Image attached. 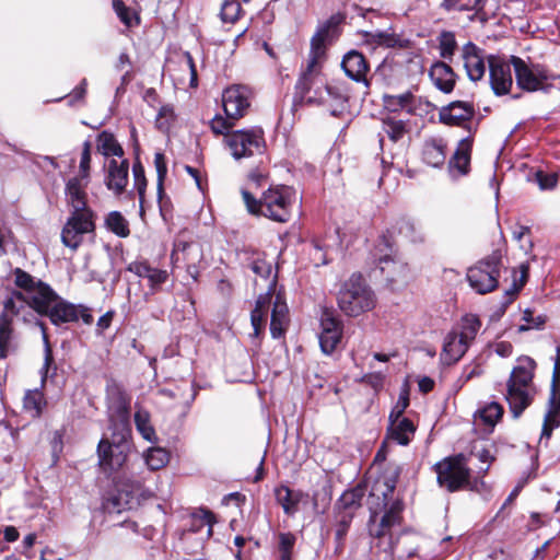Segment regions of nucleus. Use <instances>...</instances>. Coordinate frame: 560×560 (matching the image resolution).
<instances>
[{
	"instance_id": "obj_18",
	"label": "nucleus",
	"mask_w": 560,
	"mask_h": 560,
	"mask_svg": "<svg viewBox=\"0 0 560 560\" xmlns=\"http://www.w3.org/2000/svg\"><path fill=\"white\" fill-rule=\"evenodd\" d=\"M252 92L244 85H233L223 91L224 113L231 118H243L250 106Z\"/></svg>"
},
{
	"instance_id": "obj_54",
	"label": "nucleus",
	"mask_w": 560,
	"mask_h": 560,
	"mask_svg": "<svg viewBox=\"0 0 560 560\" xmlns=\"http://www.w3.org/2000/svg\"><path fill=\"white\" fill-rule=\"evenodd\" d=\"M194 530H199L201 526L207 525L208 534L212 533V525L215 522L214 515L209 510L200 509L192 514Z\"/></svg>"
},
{
	"instance_id": "obj_17",
	"label": "nucleus",
	"mask_w": 560,
	"mask_h": 560,
	"mask_svg": "<svg viewBox=\"0 0 560 560\" xmlns=\"http://www.w3.org/2000/svg\"><path fill=\"white\" fill-rule=\"evenodd\" d=\"M45 316L49 317L54 325L74 323L80 318L84 324L88 325L92 324L93 322V316L88 307L69 303L61 299L59 295L49 307Z\"/></svg>"
},
{
	"instance_id": "obj_59",
	"label": "nucleus",
	"mask_w": 560,
	"mask_h": 560,
	"mask_svg": "<svg viewBox=\"0 0 560 560\" xmlns=\"http://www.w3.org/2000/svg\"><path fill=\"white\" fill-rule=\"evenodd\" d=\"M537 184L540 189H553L558 183V175L556 173H545L542 171H538L535 174Z\"/></svg>"
},
{
	"instance_id": "obj_64",
	"label": "nucleus",
	"mask_w": 560,
	"mask_h": 560,
	"mask_svg": "<svg viewBox=\"0 0 560 560\" xmlns=\"http://www.w3.org/2000/svg\"><path fill=\"white\" fill-rule=\"evenodd\" d=\"M549 397H560V363L555 362Z\"/></svg>"
},
{
	"instance_id": "obj_14",
	"label": "nucleus",
	"mask_w": 560,
	"mask_h": 560,
	"mask_svg": "<svg viewBox=\"0 0 560 560\" xmlns=\"http://www.w3.org/2000/svg\"><path fill=\"white\" fill-rule=\"evenodd\" d=\"M95 231V213L93 210L70 211V215L61 231V242L75 250L83 242L85 234Z\"/></svg>"
},
{
	"instance_id": "obj_12",
	"label": "nucleus",
	"mask_w": 560,
	"mask_h": 560,
	"mask_svg": "<svg viewBox=\"0 0 560 560\" xmlns=\"http://www.w3.org/2000/svg\"><path fill=\"white\" fill-rule=\"evenodd\" d=\"M516 84L526 92H536L544 89L550 79H560V75H551L545 66L527 62L517 56H511Z\"/></svg>"
},
{
	"instance_id": "obj_49",
	"label": "nucleus",
	"mask_w": 560,
	"mask_h": 560,
	"mask_svg": "<svg viewBox=\"0 0 560 560\" xmlns=\"http://www.w3.org/2000/svg\"><path fill=\"white\" fill-rule=\"evenodd\" d=\"M364 495V491L362 488L357 487L352 490L346 491L340 497V504L343 509H357L361 505V500Z\"/></svg>"
},
{
	"instance_id": "obj_62",
	"label": "nucleus",
	"mask_w": 560,
	"mask_h": 560,
	"mask_svg": "<svg viewBox=\"0 0 560 560\" xmlns=\"http://www.w3.org/2000/svg\"><path fill=\"white\" fill-rule=\"evenodd\" d=\"M249 268L255 275L264 279L268 278L272 270L271 264L260 258L254 259L249 264Z\"/></svg>"
},
{
	"instance_id": "obj_42",
	"label": "nucleus",
	"mask_w": 560,
	"mask_h": 560,
	"mask_svg": "<svg viewBox=\"0 0 560 560\" xmlns=\"http://www.w3.org/2000/svg\"><path fill=\"white\" fill-rule=\"evenodd\" d=\"M439 51L443 59L452 60L457 48L455 34L450 31H443L439 37Z\"/></svg>"
},
{
	"instance_id": "obj_5",
	"label": "nucleus",
	"mask_w": 560,
	"mask_h": 560,
	"mask_svg": "<svg viewBox=\"0 0 560 560\" xmlns=\"http://www.w3.org/2000/svg\"><path fill=\"white\" fill-rule=\"evenodd\" d=\"M339 18L332 16L327 22V24L320 27L311 39V50L307 63L305 69L302 70L295 85V89L302 96H305L310 93L313 84L316 82L320 74L323 62L326 59L325 42L328 37L330 27L339 23Z\"/></svg>"
},
{
	"instance_id": "obj_29",
	"label": "nucleus",
	"mask_w": 560,
	"mask_h": 560,
	"mask_svg": "<svg viewBox=\"0 0 560 560\" xmlns=\"http://www.w3.org/2000/svg\"><path fill=\"white\" fill-rule=\"evenodd\" d=\"M199 257L200 248L196 244L185 242H176L171 254L174 267H186L188 271L195 268Z\"/></svg>"
},
{
	"instance_id": "obj_21",
	"label": "nucleus",
	"mask_w": 560,
	"mask_h": 560,
	"mask_svg": "<svg viewBox=\"0 0 560 560\" xmlns=\"http://www.w3.org/2000/svg\"><path fill=\"white\" fill-rule=\"evenodd\" d=\"M475 116L472 103L455 101L443 106L439 112L440 122L446 126L465 127Z\"/></svg>"
},
{
	"instance_id": "obj_40",
	"label": "nucleus",
	"mask_w": 560,
	"mask_h": 560,
	"mask_svg": "<svg viewBox=\"0 0 560 560\" xmlns=\"http://www.w3.org/2000/svg\"><path fill=\"white\" fill-rule=\"evenodd\" d=\"M382 125L383 131L393 142L401 140L408 132L407 122L401 119L387 117L382 120Z\"/></svg>"
},
{
	"instance_id": "obj_55",
	"label": "nucleus",
	"mask_w": 560,
	"mask_h": 560,
	"mask_svg": "<svg viewBox=\"0 0 560 560\" xmlns=\"http://www.w3.org/2000/svg\"><path fill=\"white\" fill-rule=\"evenodd\" d=\"M503 415V408L498 402H491L487 405L481 411L480 417L481 419L490 425H493L498 422V420L501 419Z\"/></svg>"
},
{
	"instance_id": "obj_36",
	"label": "nucleus",
	"mask_w": 560,
	"mask_h": 560,
	"mask_svg": "<svg viewBox=\"0 0 560 560\" xmlns=\"http://www.w3.org/2000/svg\"><path fill=\"white\" fill-rule=\"evenodd\" d=\"M105 226L118 237L125 238L130 235L129 222L119 211H112L106 215Z\"/></svg>"
},
{
	"instance_id": "obj_48",
	"label": "nucleus",
	"mask_w": 560,
	"mask_h": 560,
	"mask_svg": "<svg viewBox=\"0 0 560 560\" xmlns=\"http://www.w3.org/2000/svg\"><path fill=\"white\" fill-rule=\"evenodd\" d=\"M135 422L138 431L141 435L148 440L152 441L155 435V431L153 427L150 424L149 413L145 411H137L135 415Z\"/></svg>"
},
{
	"instance_id": "obj_8",
	"label": "nucleus",
	"mask_w": 560,
	"mask_h": 560,
	"mask_svg": "<svg viewBox=\"0 0 560 560\" xmlns=\"http://www.w3.org/2000/svg\"><path fill=\"white\" fill-rule=\"evenodd\" d=\"M12 273L15 285L24 292L30 307L36 313L45 315L57 300L58 294L49 284L34 278L21 268H15Z\"/></svg>"
},
{
	"instance_id": "obj_7",
	"label": "nucleus",
	"mask_w": 560,
	"mask_h": 560,
	"mask_svg": "<svg viewBox=\"0 0 560 560\" xmlns=\"http://www.w3.org/2000/svg\"><path fill=\"white\" fill-rule=\"evenodd\" d=\"M112 431L110 436H104L97 445L98 466L104 472H113L124 466L130 451V432L125 429Z\"/></svg>"
},
{
	"instance_id": "obj_38",
	"label": "nucleus",
	"mask_w": 560,
	"mask_h": 560,
	"mask_svg": "<svg viewBox=\"0 0 560 560\" xmlns=\"http://www.w3.org/2000/svg\"><path fill=\"white\" fill-rule=\"evenodd\" d=\"M14 349V328L12 323L0 318V360L7 359Z\"/></svg>"
},
{
	"instance_id": "obj_41",
	"label": "nucleus",
	"mask_w": 560,
	"mask_h": 560,
	"mask_svg": "<svg viewBox=\"0 0 560 560\" xmlns=\"http://www.w3.org/2000/svg\"><path fill=\"white\" fill-rule=\"evenodd\" d=\"M480 320L474 315H466L462 319L459 331H457L460 339L470 345L476 338V335L480 328Z\"/></svg>"
},
{
	"instance_id": "obj_33",
	"label": "nucleus",
	"mask_w": 560,
	"mask_h": 560,
	"mask_svg": "<svg viewBox=\"0 0 560 560\" xmlns=\"http://www.w3.org/2000/svg\"><path fill=\"white\" fill-rule=\"evenodd\" d=\"M378 265L381 273L390 284H395L404 280L407 276V265L397 260L395 257L388 255L384 256L380 258Z\"/></svg>"
},
{
	"instance_id": "obj_4",
	"label": "nucleus",
	"mask_w": 560,
	"mask_h": 560,
	"mask_svg": "<svg viewBox=\"0 0 560 560\" xmlns=\"http://www.w3.org/2000/svg\"><path fill=\"white\" fill-rule=\"evenodd\" d=\"M272 303L270 332L273 338H280L284 335L288 324V306L280 294L275 296L267 292L258 296L255 308L252 311L250 320L254 328V336L258 337L265 327L267 314Z\"/></svg>"
},
{
	"instance_id": "obj_63",
	"label": "nucleus",
	"mask_w": 560,
	"mask_h": 560,
	"mask_svg": "<svg viewBox=\"0 0 560 560\" xmlns=\"http://www.w3.org/2000/svg\"><path fill=\"white\" fill-rule=\"evenodd\" d=\"M167 278L168 273L166 270L156 269L153 267L152 272H149V276L147 277L149 284L153 290L158 289L161 284L166 282Z\"/></svg>"
},
{
	"instance_id": "obj_13",
	"label": "nucleus",
	"mask_w": 560,
	"mask_h": 560,
	"mask_svg": "<svg viewBox=\"0 0 560 560\" xmlns=\"http://www.w3.org/2000/svg\"><path fill=\"white\" fill-rule=\"evenodd\" d=\"M224 142L235 160L261 153L265 147L264 131L260 128L241 129L226 135Z\"/></svg>"
},
{
	"instance_id": "obj_6",
	"label": "nucleus",
	"mask_w": 560,
	"mask_h": 560,
	"mask_svg": "<svg viewBox=\"0 0 560 560\" xmlns=\"http://www.w3.org/2000/svg\"><path fill=\"white\" fill-rule=\"evenodd\" d=\"M337 302L347 316H359L375 306V295L361 275H352L341 287Z\"/></svg>"
},
{
	"instance_id": "obj_10",
	"label": "nucleus",
	"mask_w": 560,
	"mask_h": 560,
	"mask_svg": "<svg viewBox=\"0 0 560 560\" xmlns=\"http://www.w3.org/2000/svg\"><path fill=\"white\" fill-rule=\"evenodd\" d=\"M433 469L439 486L448 492L459 491L470 483V468L464 454L445 457Z\"/></svg>"
},
{
	"instance_id": "obj_15",
	"label": "nucleus",
	"mask_w": 560,
	"mask_h": 560,
	"mask_svg": "<svg viewBox=\"0 0 560 560\" xmlns=\"http://www.w3.org/2000/svg\"><path fill=\"white\" fill-rule=\"evenodd\" d=\"M143 479H131L128 476H121L116 482V493L108 497L104 508L108 512L120 513L132 509L138 504V498L143 490Z\"/></svg>"
},
{
	"instance_id": "obj_3",
	"label": "nucleus",
	"mask_w": 560,
	"mask_h": 560,
	"mask_svg": "<svg viewBox=\"0 0 560 560\" xmlns=\"http://www.w3.org/2000/svg\"><path fill=\"white\" fill-rule=\"evenodd\" d=\"M520 362L510 374L504 395L514 418H518L532 405L537 393L533 382L536 368L535 361L529 357H525Z\"/></svg>"
},
{
	"instance_id": "obj_22",
	"label": "nucleus",
	"mask_w": 560,
	"mask_h": 560,
	"mask_svg": "<svg viewBox=\"0 0 560 560\" xmlns=\"http://www.w3.org/2000/svg\"><path fill=\"white\" fill-rule=\"evenodd\" d=\"M129 162L126 159L117 161L112 159L105 165L104 184L108 190L119 196L128 184Z\"/></svg>"
},
{
	"instance_id": "obj_60",
	"label": "nucleus",
	"mask_w": 560,
	"mask_h": 560,
	"mask_svg": "<svg viewBox=\"0 0 560 560\" xmlns=\"http://www.w3.org/2000/svg\"><path fill=\"white\" fill-rule=\"evenodd\" d=\"M409 406L408 393L404 392L400 394L396 405L393 407L388 420L405 419L404 412Z\"/></svg>"
},
{
	"instance_id": "obj_39",
	"label": "nucleus",
	"mask_w": 560,
	"mask_h": 560,
	"mask_svg": "<svg viewBox=\"0 0 560 560\" xmlns=\"http://www.w3.org/2000/svg\"><path fill=\"white\" fill-rule=\"evenodd\" d=\"M485 0H443L441 8L446 12H471L483 9Z\"/></svg>"
},
{
	"instance_id": "obj_51",
	"label": "nucleus",
	"mask_w": 560,
	"mask_h": 560,
	"mask_svg": "<svg viewBox=\"0 0 560 560\" xmlns=\"http://www.w3.org/2000/svg\"><path fill=\"white\" fill-rule=\"evenodd\" d=\"M242 11L237 0H224L221 8V19L223 22L234 23L237 21Z\"/></svg>"
},
{
	"instance_id": "obj_31",
	"label": "nucleus",
	"mask_w": 560,
	"mask_h": 560,
	"mask_svg": "<svg viewBox=\"0 0 560 560\" xmlns=\"http://www.w3.org/2000/svg\"><path fill=\"white\" fill-rule=\"evenodd\" d=\"M275 495L277 502L282 506L287 515H294L299 511V504L307 498V494L301 490H291L287 486L276 488Z\"/></svg>"
},
{
	"instance_id": "obj_16",
	"label": "nucleus",
	"mask_w": 560,
	"mask_h": 560,
	"mask_svg": "<svg viewBox=\"0 0 560 560\" xmlns=\"http://www.w3.org/2000/svg\"><path fill=\"white\" fill-rule=\"evenodd\" d=\"M489 69V83L497 96L506 95L513 86V77L511 71V57L506 59L499 55L487 56Z\"/></svg>"
},
{
	"instance_id": "obj_27",
	"label": "nucleus",
	"mask_w": 560,
	"mask_h": 560,
	"mask_svg": "<svg viewBox=\"0 0 560 560\" xmlns=\"http://www.w3.org/2000/svg\"><path fill=\"white\" fill-rule=\"evenodd\" d=\"M417 425L408 418L388 420L386 439L399 445H408L416 433Z\"/></svg>"
},
{
	"instance_id": "obj_47",
	"label": "nucleus",
	"mask_w": 560,
	"mask_h": 560,
	"mask_svg": "<svg viewBox=\"0 0 560 560\" xmlns=\"http://www.w3.org/2000/svg\"><path fill=\"white\" fill-rule=\"evenodd\" d=\"M436 109L435 105L429 100L413 95L411 106L408 109V114L416 116H427Z\"/></svg>"
},
{
	"instance_id": "obj_30",
	"label": "nucleus",
	"mask_w": 560,
	"mask_h": 560,
	"mask_svg": "<svg viewBox=\"0 0 560 560\" xmlns=\"http://www.w3.org/2000/svg\"><path fill=\"white\" fill-rule=\"evenodd\" d=\"M3 310L0 314V318L7 319L13 324V318L24 316L28 311L30 305L23 291L13 290L3 300Z\"/></svg>"
},
{
	"instance_id": "obj_9",
	"label": "nucleus",
	"mask_w": 560,
	"mask_h": 560,
	"mask_svg": "<svg viewBox=\"0 0 560 560\" xmlns=\"http://www.w3.org/2000/svg\"><path fill=\"white\" fill-rule=\"evenodd\" d=\"M502 256L501 249H494L489 256L468 268L467 281L478 294H487L498 288Z\"/></svg>"
},
{
	"instance_id": "obj_57",
	"label": "nucleus",
	"mask_w": 560,
	"mask_h": 560,
	"mask_svg": "<svg viewBox=\"0 0 560 560\" xmlns=\"http://www.w3.org/2000/svg\"><path fill=\"white\" fill-rule=\"evenodd\" d=\"M154 165L158 173V192L159 196L163 194V183L167 173V166L165 162V156L162 152H156L154 154Z\"/></svg>"
},
{
	"instance_id": "obj_25",
	"label": "nucleus",
	"mask_w": 560,
	"mask_h": 560,
	"mask_svg": "<svg viewBox=\"0 0 560 560\" xmlns=\"http://www.w3.org/2000/svg\"><path fill=\"white\" fill-rule=\"evenodd\" d=\"M472 140L462 139L448 162V171L453 177L467 175L470 171Z\"/></svg>"
},
{
	"instance_id": "obj_53",
	"label": "nucleus",
	"mask_w": 560,
	"mask_h": 560,
	"mask_svg": "<svg viewBox=\"0 0 560 560\" xmlns=\"http://www.w3.org/2000/svg\"><path fill=\"white\" fill-rule=\"evenodd\" d=\"M91 170V142L85 141L82 147L80 165H79V178L83 180H90Z\"/></svg>"
},
{
	"instance_id": "obj_58",
	"label": "nucleus",
	"mask_w": 560,
	"mask_h": 560,
	"mask_svg": "<svg viewBox=\"0 0 560 560\" xmlns=\"http://www.w3.org/2000/svg\"><path fill=\"white\" fill-rule=\"evenodd\" d=\"M325 91L335 102L345 104L349 100L348 90L343 84H326Z\"/></svg>"
},
{
	"instance_id": "obj_43",
	"label": "nucleus",
	"mask_w": 560,
	"mask_h": 560,
	"mask_svg": "<svg viewBox=\"0 0 560 560\" xmlns=\"http://www.w3.org/2000/svg\"><path fill=\"white\" fill-rule=\"evenodd\" d=\"M413 94L411 92H405L399 95H385L384 104L392 112L406 110L411 106Z\"/></svg>"
},
{
	"instance_id": "obj_52",
	"label": "nucleus",
	"mask_w": 560,
	"mask_h": 560,
	"mask_svg": "<svg viewBox=\"0 0 560 560\" xmlns=\"http://www.w3.org/2000/svg\"><path fill=\"white\" fill-rule=\"evenodd\" d=\"M175 120V113L172 106H162L155 119V126L161 131H167Z\"/></svg>"
},
{
	"instance_id": "obj_50",
	"label": "nucleus",
	"mask_w": 560,
	"mask_h": 560,
	"mask_svg": "<svg viewBox=\"0 0 560 560\" xmlns=\"http://www.w3.org/2000/svg\"><path fill=\"white\" fill-rule=\"evenodd\" d=\"M132 173H133L135 188L138 191L140 203L142 205L144 201V194H145V189H147V178L144 175V168L139 161L133 163Z\"/></svg>"
},
{
	"instance_id": "obj_56",
	"label": "nucleus",
	"mask_w": 560,
	"mask_h": 560,
	"mask_svg": "<svg viewBox=\"0 0 560 560\" xmlns=\"http://www.w3.org/2000/svg\"><path fill=\"white\" fill-rule=\"evenodd\" d=\"M523 320L526 323L525 325H521L518 327V331H527L533 328H541L544 324L546 323V316L545 315H538L537 317H534V313L530 310H525L523 312Z\"/></svg>"
},
{
	"instance_id": "obj_23",
	"label": "nucleus",
	"mask_w": 560,
	"mask_h": 560,
	"mask_svg": "<svg viewBox=\"0 0 560 560\" xmlns=\"http://www.w3.org/2000/svg\"><path fill=\"white\" fill-rule=\"evenodd\" d=\"M341 67L347 77L355 82L364 83L366 88L370 86V82L366 79L370 67L363 54L357 50L347 52L341 61Z\"/></svg>"
},
{
	"instance_id": "obj_24",
	"label": "nucleus",
	"mask_w": 560,
	"mask_h": 560,
	"mask_svg": "<svg viewBox=\"0 0 560 560\" xmlns=\"http://www.w3.org/2000/svg\"><path fill=\"white\" fill-rule=\"evenodd\" d=\"M89 182L79 177H72L66 183V202L71 208V211L92 210L88 206L86 187Z\"/></svg>"
},
{
	"instance_id": "obj_44",
	"label": "nucleus",
	"mask_w": 560,
	"mask_h": 560,
	"mask_svg": "<svg viewBox=\"0 0 560 560\" xmlns=\"http://www.w3.org/2000/svg\"><path fill=\"white\" fill-rule=\"evenodd\" d=\"M144 459L151 470H159L168 463L170 456L168 453L161 447H151L148 450Z\"/></svg>"
},
{
	"instance_id": "obj_1",
	"label": "nucleus",
	"mask_w": 560,
	"mask_h": 560,
	"mask_svg": "<svg viewBox=\"0 0 560 560\" xmlns=\"http://www.w3.org/2000/svg\"><path fill=\"white\" fill-rule=\"evenodd\" d=\"M399 470L395 469L389 476L378 478L370 493L369 533L374 538L390 535L394 526L402 522L404 504L400 500H393Z\"/></svg>"
},
{
	"instance_id": "obj_19",
	"label": "nucleus",
	"mask_w": 560,
	"mask_h": 560,
	"mask_svg": "<svg viewBox=\"0 0 560 560\" xmlns=\"http://www.w3.org/2000/svg\"><path fill=\"white\" fill-rule=\"evenodd\" d=\"M322 332L319 345L324 353L330 354L335 351L342 336V323L331 311L325 310L320 317Z\"/></svg>"
},
{
	"instance_id": "obj_37",
	"label": "nucleus",
	"mask_w": 560,
	"mask_h": 560,
	"mask_svg": "<svg viewBox=\"0 0 560 560\" xmlns=\"http://www.w3.org/2000/svg\"><path fill=\"white\" fill-rule=\"evenodd\" d=\"M23 405L24 409L30 412L33 418H38L46 408L47 401L43 392L39 389H33L26 392Z\"/></svg>"
},
{
	"instance_id": "obj_46",
	"label": "nucleus",
	"mask_w": 560,
	"mask_h": 560,
	"mask_svg": "<svg viewBox=\"0 0 560 560\" xmlns=\"http://www.w3.org/2000/svg\"><path fill=\"white\" fill-rule=\"evenodd\" d=\"M278 538L280 560H292V552L296 542L295 535L292 533H280Z\"/></svg>"
},
{
	"instance_id": "obj_35",
	"label": "nucleus",
	"mask_w": 560,
	"mask_h": 560,
	"mask_svg": "<svg viewBox=\"0 0 560 560\" xmlns=\"http://www.w3.org/2000/svg\"><path fill=\"white\" fill-rule=\"evenodd\" d=\"M97 151L104 156H124V149L116 140L115 136L104 130L97 136Z\"/></svg>"
},
{
	"instance_id": "obj_28",
	"label": "nucleus",
	"mask_w": 560,
	"mask_h": 560,
	"mask_svg": "<svg viewBox=\"0 0 560 560\" xmlns=\"http://www.w3.org/2000/svg\"><path fill=\"white\" fill-rule=\"evenodd\" d=\"M429 75L434 86L441 92L448 94L454 90L457 75L447 63L443 61L434 62Z\"/></svg>"
},
{
	"instance_id": "obj_32",
	"label": "nucleus",
	"mask_w": 560,
	"mask_h": 560,
	"mask_svg": "<svg viewBox=\"0 0 560 560\" xmlns=\"http://www.w3.org/2000/svg\"><path fill=\"white\" fill-rule=\"evenodd\" d=\"M446 159V144L442 139L431 138L422 147V160L432 167H441Z\"/></svg>"
},
{
	"instance_id": "obj_34",
	"label": "nucleus",
	"mask_w": 560,
	"mask_h": 560,
	"mask_svg": "<svg viewBox=\"0 0 560 560\" xmlns=\"http://www.w3.org/2000/svg\"><path fill=\"white\" fill-rule=\"evenodd\" d=\"M560 425V397H549L548 410L544 418L540 442L548 441L552 431Z\"/></svg>"
},
{
	"instance_id": "obj_20",
	"label": "nucleus",
	"mask_w": 560,
	"mask_h": 560,
	"mask_svg": "<svg viewBox=\"0 0 560 560\" xmlns=\"http://www.w3.org/2000/svg\"><path fill=\"white\" fill-rule=\"evenodd\" d=\"M462 58L471 81L477 82L485 78L487 56H485L483 49L472 42H468L462 47Z\"/></svg>"
},
{
	"instance_id": "obj_2",
	"label": "nucleus",
	"mask_w": 560,
	"mask_h": 560,
	"mask_svg": "<svg viewBox=\"0 0 560 560\" xmlns=\"http://www.w3.org/2000/svg\"><path fill=\"white\" fill-rule=\"evenodd\" d=\"M242 198L248 213L265 217L271 221L287 223L291 219L292 207L295 202V191L285 185L270 186L255 198L248 190H242Z\"/></svg>"
},
{
	"instance_id": "obj_26",
	"label": "nucleus",
	"mask_w": 560,
	"mask_h": 560,
	"mask_svg": "<svg viewBox=\"0 0 560 560\" xmlns=\"http://www.w3.org/2000/svg\"><path fill=\"white\" fill-rule=\"evenodd\" d=\"M469 345L459 338L456 330L450 331L440 354L441 362L446 365L456 363L466 353Z\"/></svg>"
},
{
	"instance_id": "obj_61",
	"label": "nucleus",
	"mask_w": 560,
	"mask_h": 560,
	"mask_svg": "<svg viewBox=\"0 0 560 560\" xmlns=\"http://www.w3.org/2000/svg\"><path fill=\"white\" fill-rule=\"evenodd\" d=\"M113 9L126 26H131V10L122 0H113Z\"/></svg>"
},
{
	"instance_id": "obj_11",
	"label": "nucleus",
	"mask_w": 560,
	"mask_h": 560,
	"mask_svg": "<svg viewBox=\"0 0 560 560\" xmlns=\"http://www.w3.org/2000/svg\"><path fill=\"white\" fill-rule=\"evenodd\" d=\"M107 413L109 420V429L130 432L129 417L131 397L117 383L107 385L106 388Z\"/></svg>"
},
{
	"instance_id": "obj_45",
	"label": "nucleus",
	"mask_w": 560,
	"mask_h": 560,
	"mask_svg": "<svg viewBox=\"0 0 560 560\" xmlns=\"http://www.w3.org/2000/svg\"><path fill=\"white\" fill-rule=\"evenodd\" d=\"M238 118H231L225 115V118L221 115H215L210 120V129L215 136H224L230 135V130L235 126Z\"/></svg>"
}]
</instances>
